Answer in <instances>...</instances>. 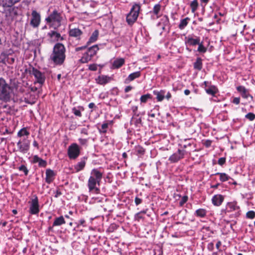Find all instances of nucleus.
<instances>
[{"instance_id":"f257e3e1","label":"nucleus","mask_w":255,"mask_h":255,"mask_svg":"<svg viewBox=\"0 0 255 255\" xmlns=\"http://www.w3.org/2000/svg\"><path fill=\"white\" fill-rule=\"evenodd\" d=\"M51 58L56 64H62L65 59V48L63 44L56 43L53 50Z\"/></svg>"},{"instance_id":"f03ea898","label":"nucleus","mask_w":255,"mask_h":255,"mask_svg":"<svg viewBox=\"0 0 255 255\" xmlns=\"http://www.w3.org/2000/svg\"><path fill=\"white\" fill-rule=\"evenodd\" d=\"M103 177V173L97 169H94L91 171V176L90 177L88 186L90 191L94 190L96 193L99 192V189L96 187V184L100 185V183Z\"/></svg>"},{"instance_id":"7ed1b4c3","label":"nucleus","mask_w":255,"mask_h":255,"mask_svg":"<svg viewBox=\"0 0 255 255\" xmlns=\"http://www.w3.org/2000/svg\"><path fill=\"white\" fill-rule=\"evenodd\" d=\"M12 89L2 78H0V100L3 101L9 100Z\"/></svg>"},{"instance_id":"20e7f679","label":"nucleus","mask_w":255,"mask_h":255,"mask_svg":"<svg viewBox=\"0 0 255 255\" xmlns=\"http://www.w3.org/2000/svg\"><path fill=\"white\" fill-rule=\"evenodd\" d=\"M140 6L138 4L133 5L130 12L127 15V21L129 25H132L137 19Z\"/></svg>"},{"instance_id":"39448f33","label":"nucleus","mask_w":255,"mask_h":255,"mask_svg":"<svg viewBox=\"0 0 255 255\" xmlns=\"http://www.w3.org/2000/svg\"><path fill=\"white\" fill-rule=\"evenodd\" d=\"M4 10V14L5 20L8 24H10L16 18L18 14V9L17 7H6Z\"/></svg>"},{"instance_id":"423d86ee","label":"nucleus","mask_w":255,"mask_h":255,"mask_svg":"<svg viewBox=\"0 0 255 255\" xmlns=\"http://www.w3.org/2000/svg\"><path fill=\"white\" fill-rule=\"evenodd\" d=\"M80 153V149L79 145L76 143L71 144L68 148L67 154L71 159L77 158Z\"/></svg>"},{"instance_id":"0eeeda50","label":"nucleus","mask_w":255,"mask_h":255,"mask_svg":"<svg viewBox=\"0 0 255 255\" xmlns=\"http://www.w3.org/2000/svg\"><path fill=\"white\" fill-rule=\"evenodd\" d=\"M99 50V48L97 45H95L90 47L87 52L84 54L83 56L80 59L82 63H87L91 59V58L94 56L97 51Z\"/></svg>"},{"instance_id":"6e6552de","label":"nucleus","mask_w":255,"mask_h":255,"mask_svg":"<svg viewBox=\"0 0 255 255\" xmlns=\"http://www.w3.org/2000/svg\"><path fill=\"white\" fill-rule=\"evenodd\" d=\"M45 20L47 23L52 22H57L59 25H60L62 20V17L60 13L57 10H54L47 18Z\"/></svg>"},{"instance_id":"1a4fd4ad","label":"nucleus","mask_w":255,"mask_h":255,"mask_svg":"<svg viewBox=\"0 0 255 255\" xmlns=\"http://www.w3.org/2000/svg\"><path fill=\"white\" fill-rule=\"evenodd\" d=\"M32 18L30 24L34 28L37 27L40 22V15L36 10H33L31 13Z\"/></svg>"},{"instance_id":"9d476101","label":"nucleus","mask_w":255,"mask_h":255,"mask_svg":"<svg viewBox=\"0 0 255 255\" xmlns=\"http://www.w3.org/2000/svg\"><path fill=\"white\" fill-rule=\"evenodd\" d=\"M29 141L25 139H23L22 140H20L17 143L18 150L23 153L27 152L29 150Z\"/></svg>"},{"instance_id":"9b49d317","label":"nucleus","mask_w":255,"mask_h":255,"mask_svg":"<svg viewBox=\"0 0 255 255\" xmlns=\"http://www.w3.org/2000/svg\"><path fill=\"white\" fill-rule=\"evenodd\" d=\"M39 212L38 200L37 197L33 199L31 202L29 208V212L31 214H37Z\"/></svg>"},{"instance_id":"f8f14e48","label":"nucleus","mask_w":255,"mask_h":255,"mask_svg":"<svg viewBox=\"0 0 255 255\" xmlns=\"http://www.w3.org/2000/svg\"><path fill=\"white\" fill-rule=\"evenodd\" d=\"M47 36L49 38V40L51 42H56L59 40H63L64 39L63 37L61 36V34L55 31H50L47 33Z\"/></svg>"},{"instance_id":"ddd939ff","label":"nucleus","mask_w":255,"mask_h":255,"mask_svg":"<svg viewBox=\"0 0 255 255\" xmlns=\"http://www.w3.org/2000/svg\"><path fill=\"white\" fill-rule=\"evenodd\" d=\"M32 74L34 76L38 83L42 84L44 82L45 77L44 74L34 68L32 69Z\"/></svg>"},{"instance_id":"4468645a","label":"nucleus","mask_w":255,"mask_h":255,"mask_svg":"<svg viewBox=\"0 0 255 255\" xmlns=\"http://www.w3.org/2000/svg\"><path fill=\"white\" fill-rule=\"evenodd\" d=\"M184 155V151L183 150L178 149L177 152L174 153L169 157V160L171 162H176L183 158Z\"/></svg>"},{"instance_id":"2eb2a0df","label":"nucleus","mask_w":255,"mask_h":255,"mask_svg":"<svg viewBox=\"0 0 255 255\" xmlns=\"http://www.w3.org/2000/svg\"><path fill=\"white\" fill-rule=\"evenodd\" d=\"M45 173V181L46 183L50 184L53 181L56 174L53 170L50 169H46Z\"/></svg>"},{"instance_id":"dca6fc26","label":"nucleus","mask_w":255,"mask_h":255,"mask_svg":"<svg viewBox=\"0 0 255 255\" xmlns=\"http://www.w3.org/2000/svg\"><path fill=\"white\" fill-rule=\"evenodd\" d=\"M224 197L222 195L217 194L214 195L212 199V203L215 206H219L223 202Z\"/></svg>"},{"instance_id":"f3484780","label":"nucleus","mask_w":255,"mask_h":255,"mask_svg":"<svg viewBox=\"0 0 255 255\" xmlns=\"http://www.w3.org/2000/svg\"><path fill=\"white\" fill-rule=\"evenodd\" d=\"M69 35L71 37H74L79 38L80 36L82 34V31L79 28H70L69 30Z\"/></svg>"},{"instance_id":"a211bd4d","label":"nucleus","mask_w":255,"mask_h":255,"mask_svg":"<svg viewBox=\"0 0 255 255\" xmlns=\"http://www.w3.org/2000/svg\"><path fill=\"white\" fill-rule=\"evenodd\" d=\"M110 80V77L106 75L99 76L95 79L96 83L100 85L106 84L108 83Z\"/></svg>"},{"instance_id":"6ab92c4d","label":"nucleus","mask_w":255,"mask_h":255,"mask_svg":"<svg viewBox=\"0 0 255 255\" xmlns=\"http://www.w3.org/2000/svg\"><path fill=\"white\" fill-rule=\"evenodd\" d=\"M20 0H0V4L3 7H10Z\"/></svg>"},{"instance_id":"aec40b11","label":"nucleus","mask_w":255,"mask_h":255,"mask_svg":"<svg viewBox=\"0 0 255 255\" xmlns=\"http://www.w3.org/2000/svg\"><path fill=\"white\" fill-rule=\"evenodd\" d=\"M33 163H38V165L40 167H45L47 165V162L39 157L37 155H34L33 158Z\"/></svg>"},{"instance_id":"412c9836","label":"nucleus","mask_w":255,"mask_h":255,"mask_svg":"<svg viewBox=\"0 0 255 255\" xmlns=\"http://www.w3.org/2000/svg\"><path fill=\"white\" fill-rule=\"evenodd\" d=\"M165 93L166 92L164 90L153 91V94L156 96V99L158 102H161L164 99Z\"/></svg>"},{"instance_id":"4be33fe9","label":"nucleus","mask_w":255,"mask_h":255,"mask_svg":"<svg viewBox=\"0 0 255 255\" xmlns=\"http://www.w3.org/2000/svg\"><path fill=\"white\" fill-rule=\"evenodd\" d=\"M125 63V59L124 58H119L116 59L113 63V67L114 68H119Z\"/></svg>"},{"instance_id":"5701e85b","label":"nucleus","mask_w":255,"mask_h":255,"mask_svg":"<svg viewBox=\"0 0 255 255\" xmlns=\"http://www.w3.org/2000/svg\"><path fill=\"white\" fill-rule=\"evenodd\" d=\"M65 223V220L63 216H60L59 217L56 218L53 224V226H60L61 225L64 224Z\"/></svg>"},{"instance_id":"b1692460","label":"nucleus","mask_w":255,"mask_h":255,"mask_svg":"<svg viewBox=\"0 0 255 255\" xmlns=\"http://www.w3.org/2000/svg\"><path fill=\"white\" fill-rule=\"evenodd\" d=\"M98 35H99L98 31L97 30H95L93 32L91 37H90L89 40L88 42H87V44H89V43L95 42L98 38Z\"/></svg>"},{"instance_id":"393cba45","label":"nucleus","mask_w":255,"mask_h":255,"mask_svg":"<svg viewBox=\"0 0 255 255\" xmlns=\"http://www.w3.org/2000/svg\"><path fill=\"white\" fill-rule=\"evenodd\" d=\"M200 38L198 37L196 39H194L192 37H188L187 39V43L190 45H196L199 44Z\"/></svg>"},{"instance_id":"a878e982","label":"nucleus","mask_w":255,"mask_h":255,"mask_svg":"<svg viewBox=\"0 0 255 255\" xmlns=\"http://www.w3.org/2000/svg\"><path fill=\"white\" fill-rule=\"evenodd\" d=\"M140 76V72L139 71H137L134 73L130 74L127 79L126 81H131L135 79L136 78L139 77Z\"/></svg>"},{"instance_id":"bb28decb","label":"nucleus","mask_w":255,"mask_h":255,"mask_svg":"<svg viewBox=\"0 0 255 255\" xmlns=\"http://www.w3.org/2000/svg\"><path fill=\"white\" fill-rule=\"evenodd\" d=\"M86 164V162L85 160H82L80 162H78L75 166V169L76 172H79L82 170Z\"/></svg>"},{"instance_id":"cd10ccee","label":"nucleus","mask_w":255,"mask_h":255,"mask_svg":"<svg viewBox=\"0 0 255 255\" xmlns=\"http://www.w3.org/2000/svg\"><path fill=\"white\" fill-rule=\"evenodd\" d=\"M237 90L241 93L243 97L245 98H247L248 97V91L244 86H240L238 87Z\"/></svg>"},{"instance_id":"c85d7f7f","label":"nucleus","mask_w":255,"mask_h":255,"mask_svg":"<svg viewBox=\"0 0 255 255\" xmlns=\"http://www.w3.org/2000/svg\"><path fill=\"white\" fill-rule=\"evenodd\" d=\"M206 92L209 95L214 96L215 94L217 92V89L215 86H212L206 89Z\"/></svg>"},{"instance_id":"c756f323","label":"nucleus","mask_w":255,"mask_h":255,"mask_svg":"<svg viewBox=\"0 0 255 255\" xmlns=\"http://www.w3.org/2000/svg\"><path fill=\"white\" fill-rule=\"evenodd\" d=\"M194 67L198 70H201L202 68V59L200 58H198L196 61L194 63Z\"/></svg>"},{"instance_id":"7c9ffc66","label":"nucleus","mask_w":255,"mask_h":255,"mask_svg":"<svg viewBox=\"0 0 255 255\" xmlns=\"http://www.w3.org/2000/svg\"><path fill=\"white\" fill-rule=\"evenodd\" d=\"M206 211L204 209H199L196 211L195 214L199 217H204L206 215Z\"/></svg>"},{"instance_id":"2f4dec72","label":"nucleus","mask_w":255,"mask_h":255,"mask_svg":"<svg viewBox=\"0 0 255 255\" xmlns=\"http://www.w3.org/2000/svg\"><path fill=\"white\" fill-rule=\"evenodd\" d=\"M227 208L230 209V211H235L239 208V207L237 205V203L235 202L229 203L227 205Z\"/></svg>"},{"instance_id":"473e14b6","label":"nucleus","mask_w":255,"mask_h":255,"mask_svg":"<svg viewBox=\"0 0 255 255\" xmlns=\"http://www.w3.org/2000/svg\"><path fill=\"white\" fill-rule=\"evenodd\" d=\"M189 20V18L188 17L182 19L179 24V28L181 29H183L187 25L188 20Z\"/></svg>"},{"instance_id":"72a5a7b5","label":"nucleus","mask_w":255,"mask_h":255,"mask_svg":"<svg viewBox=\"0 0 255 255\" xmlns=\"http://www.w3.org/2000/svg\"><path fill=\"white\" fill-rule=\"evenodd\" d=\"M29 134V132L26 130L25 128H23L20 129L17 135L19 137H21L23 135H28Z\"/></svg>"},{"instance_id":"f704fd0d","label":"nucleus","mask_w":255,"mask_h":255,"mask_svg":"<svg viewBox=\"0 0 255 255\" xmlns=\"http://www.w3.org/2000/svg\"><path fill=\"white\" fill-rule=\"evenodd\" d=\"M161 8V5L159 4H155L154 6L153 9V12L154 14L157 15V18L159 17V16L158 15Z\"/></svg>"},{"instance_id":"c9c22d12","label":"nucleus","mask_w":255,"mask_h":255,"mask_svg":"<svg viewBox=\"0 0 255 255\" xmlns=\"http://www.w3.org/2000/svg\"><path fill=\"white\" fill-rule=\"evenodd\" d=\"M217 174H218L220 175V179L221 181L225 182L226 181H227L229 179V177L224 173H218Z\"/></svg>"},{"instance_id":"e433bc0d","label":"nucleus","mask_w":255,"mask_h":255,"mask_svg":"<svg viewBox=\"0 0 255 255\" xmlns=\"http://www.w3.org/2000/svg\"><path fill=\"white\" fill-rule=\"evenodd\" d=\"M198 6V3L197 0H193L190 4L191 10L192 12H194L197 9Z\"/></svg>"},{"instance_id":"4c0bfd02","label":"nucleus","mask_w":255,"mask_h":255,"mask_svg":"<svg viewBox=\"0 0 255 255\" xmlns=\"http://www.w3.org/2000/svg\"><path fill=\"white\" fill-rule=\"evenodd\" d=\"M151 95L149 94H147L141 96L140 100L141 102L145 103L147 101L148 99H151Z\"/></svg>"},{"instance_id":"58836bf2","label":"nucleus","mask_w":255,"mask_h":255,"mask_svg":"<svg viewBox=\"0 0 255 255\" xmlns=\"http://www.w3.org/2000/svg\"><path fill=\"white\" fill-rule=\"evenodd\" d=\"M245 117L250 121H253L255 119V115L253 113H249L245 116Z\"/></svg>"},{"instance_id":"ea45409f","label":"nucleus","mask_w":255,"mask_h":255,"mask_svg":"<svg viewBox=\"0 0 255 255\" xmlns=\"http://www.w3.org/2000/svg\"><path fill=\"white\" fill-rule=\"evenodd\" d=\"M108 128V123H104L101 126V129H100V131L101 132L105 133L107 131V129Z\"/></svg>"},{"instance_id":"a19ab883","label":"nucleus","mask_w":255,"mask_h":255,"mask_svg":"<svg viewBox=\"0 0 255 255\" xmlns=\"http://www.w3.org/2000/svg\"><path fill=\"white\" fill-rule=\"evenodd\" d=\"M199 46L198 48V51L200 52L205 53L207 51L206 48H205L202 43H199L198 44Z\"/></svg>"},{"instance_id":"79ce46f5","label":"nucleus","mask_w":255,"mask_h":255,"mask_svg":"<svg viewBox=\"0 0 255 255\" xmlns=\"http://www.w3.org/2000/svg\"><path fill=\"white\" fill-rule=\"evenodd\" d=\"M246 215L247 218L250 219H253L255 217V212L253 211H250L247 212Z\"/></svg>"},{"instance_id":"37998d69","label":"nucleus","mask_w":255,"mask_h":255,"mask_svg":"<svg viewBox=\"0 0 255 255\" xmlns=\"http://www.w3.org/2000/svg\"><path fill=\"white\" fill-rule=\"evenodd\" d=\"M72 111L75 116L79 117H81L82 115H81V113L80 110L77 109L75 108H74L72 109Z\"/></svg>"},{"instance_id":"c03bdc74","label":"nucleus","mask_w":255,"mask_h":255,"mask_svg":"<svg viewBox=\"0 0 255 255\" xmlns=\"http://www.w3.org/2000/svg\"><path fill=\"white\" fill-rule=\"evenodd\" d=\"M18 169L19 170L23 171L24 172L25 175H27L28 174V171L25 165H21L18 168Z\"/></svg>"},{"instance_id":"a18cd8bd","label":"nucleus","mask_w":255,"mask_h":255,"mask_svg":"<svg viewBox=\"0 0 255 255\" xmlns=\"http://www.w3.org/2000/svg\"><path fill=\"white\" fill-rule=\"evenodd\" d=\"M188 200V197L186 196H184L182 197L181 201L179 202V204L181 206H182L184 203H185Z\"/></svg>"},{"instance_id":"49530a36","label":"nucleus","mask_w":255,"mask_h":255,"mask_svg":"<svg viewBox=\"0 0 255 255\" xmlns=\"http://www.w3.org/2000/svg\"><path fill=\"white\" fill-rule=\"evenodd\" d=\"M226 162V158L225 157L220 158L218 160V164L220 165H223Z\"/></svg>"},{"instance_id":"de8ad7c7","label":"nucleus","mask_w":255,"mask_h":255,"mask_svg":"<svg viewBox=\"0 0 255 255\" xmlns=\"http://www.w3.org/2000/svg\"><path fill=\"white\" fill-rule=\"evenodd\" d=\"M89 68L91 71H96L97 70V66L96 64H91L89 66Z\"/></svg>"},{"instance_id":"09e8293b","label":"nucleus","mask_w":255,"mask_h":255,"mask_svg":"<svg viewBox=\"0 0 255 255\" xmlns=\"http://www.w3.org/2000/svg\"><path fill=\"white\" fill-rule=\"evenodd\" d=\"M142 202V200L137 197L135 198V203L136 205L140 204Z\"/></svg>"},{"instance_id":"8fccbe9b","label":"nucleus","mask_w":255,"mask_h":255,"mask_svg":"<svg viewBox=\"0 0 255 255\" xmlns=\"http://www.w3.org/2000/svg\"><path fill=\"white\" fill-rule=\"evenodd\" d=\"M240 99L239 98H235L233 99V102L235 104H239L240 103Z\"/></svg>"},{"instance_id":"3c124183","label":"nucleus","mask_w":255,"mask_h":255,"mask_svg":"<svg viewBox=\"0 0 255 255\" xmlns=\"http://www.w3.org/2000/svg\"><path fill=\"white\" fill-rule=\"evenodd\" d=\"M132 87H131L130 86H127L125 88V91L126 93L128 92L129 91H130L132 89Z\"/></svg>"},{"instance_id":"603ef678","label":"nucleus","mask_w":255,"mask_h":255,"mask_svg":"<svg viewBox=\"0 0 255 255\" xmlns=\"http://www.w3.org/2000/svg\"><path fill=\"white\" fill-rule=\"evenodd\" d=\"M86 47L87 46L77 47L75 50L76 51H78L83 49H85L86 48Z\"/></svg>"},{"instance_id":"864d4df0","label":"nucleus","mask_w":255,"mask_h":255,"mask_svg":"<svg viewBox=\"0 0 255 255\" xmlns=\"http://www.w3.org/2000/svg\"><path fill=\"white\" fill-rule=\"evenodd\" d=\"M165 97L167 100H168L171 98V94L168 92Z\"/></svg>"},{"instance_id":"5fc2aeb1","label":"nucleus","mask_w":255,"mask_h":255,"mask_svg":"<svg viewBox=\"0 0 255 255\" xmlns=\"http://www.w3.org/2000/svg\"><path fill=\"white\" fill-rule=\"evenodd\" d=\"M137 152L138 153H140V154H143L144 152V150L143 148L140 147L139 148V149L137 150Z\"/></svg>"},{"instance_id":"6e6d98bb","label":"nucleus","mask_w":255,"mask_h":255,"mask_svg":"<svg viewBox=\"0 0 255 255\" xmlns=\"http://www.w3.org/2000/svg\"><path fill=\"white\" fill-rule=\"evenodd\" d=\"M88 107H89V108L92 109V108H94L95 107V105L93 103H90L89 104Z\"/></svg>"},{"instance_id":"4d7b16f0","label":"nucleus","mask_w":255,"mask_h":255,"mask_svg":"<svg viewBox=\"0 0 255 255\" xmlns=\"http://www.w3.org/2000/svg\"><path fill=\"white\" fill-rule=\"evenodd\" d=\"M141 214V212H139L136 214V217L137 219H141L142 218V216L140 215Z\"/></svg>"},{"instance_id":"13d9d810","label":"nucleus","mask_w":255,"mask_h":255,"mask_svg":"<svg viewBox=\"0 0 255 255\" xmlns=\"http://www.w3.org/2000/svg\"><path fill=\"white\" fill-rule=\"evenodd\" d=\"M190 93V91L188 90V89H186L184 91V94L186 95H189Z\"/></svg>"},{"instance_id":"bf43d9fd","label":"nucleus","mask_w":255,"mask_h":255,"mask_svg":"<svg viewBox=\"0 0 255 255\" xmlns=\"http://www.w3.org/2000/svg\"><path fill=\"white\" fill-rule=\"evenodd\" d=\"M221 245V242L220 241L218 242L216 245V248L217 249H219V248L220 247Z\"/></svg>"},{"instance_id":"052dcab7","label":"nucleus","mask_w":255,"mask_h":255,"mask_svg":"<svg viewBox=\"0 0 255 255\" xmlns=\"http://www.w3.org/2000/svg\"><path fill=\"white\" fill-rule=\"evenodd\" d=\"M60 195H61V192L60 191H57L56 194L55 195V197H57Z\"/></svg>"},{"instance_id":"680f3d73","label":"nucleus","mask_w":255,"mask_h":255,"mask_svg":"<svg viewBox=\"0 0 255 255\" xmlns=\"http://www.w3.org/2000/svg\"><path fill=\"white\" fill-rule=\"evenodd\" d=\"M33 145L35 147H38V143L36 141H34Z\"/></svg>"},{"instance_id":"e2e57ef3","label":"nucleus","mask_w":255,"mask_h":255,"mask_svg":"<svg viewBox=\"0 0 255 255\" xmlns=\"http://www.w3.org/2000/svg\"><path fill=\"white\" fill-rule=\"evenodd\" d=\"M12 212L15 215L17 213V210L15 209H13Z\"/></svg>"},{"instance_id":"0e129e2a","label":"nucleus","mask_w":255,"mask_h":255,"mask_svg":"<svg viewBox=\"0 0 255 255\" xmlns=\"http://www.w3.org/2000/svg\"><path fill=\"white\" fill-rule=\"evenodd\" d=\"M84 223H85V220H81L80 221V223L81 225L83 224Z\"/></svg>"},{"instance_id":"69168bd1","label":"nucleus","mask_w":255,"mask_h":255,"mask_svg":"<svg viewBox=\"0 0 255 255\" xmlns=\"http://www.w3.org/2000/svg\"><path fill=\"white\" fill-rule=\"evenodd\" d=\"M61 74H58V75H57V79H58V80L59 81V80H60V79H61Z\"/></svg>"},{"instance_id":"338daca9","label":"nucleus","mask_w":255,"mask_h":255,"mask_svg":"<svg viewBox=\"0 0 255 255\" xmlns=\"http://www.w3.org/2000/svg\"><path fill=\"white\" fill-rule=\"evenodd\" d=\"M201 1L205 3H207L208 2L209 0H201Z\"/></svg>"},{"instance_id":"774afa93","label":"nucleus","mask_w":255,"mask_h":255,"mask_svg":"<svg viewBox=\"0 0 255 255\" xmlns=\"http://www.w3.org/2000/svg\"><path fill=\"white\" fill-rule=\"evenodd\" d=\"M123 156L124 158L127 157V154H126V152H124V153H123Z\"/></svg>"}]
</instances>
